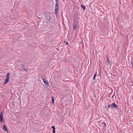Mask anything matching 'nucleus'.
Segmentation results:
<instances>
[{
    "label": "nucleus",
    "instance_id": "nucleus-16",
    "mask_svg": "<svg viewBox=\"0 0 133 133\" xmlns=\"http://www.w3.org/2000/svg\"><path fill=\"white\" fill-rule=\"evenodd\" d=\"M51 128L53 129V130H55V128L54 126H53L51 127Z\"/></svg>",
    "mask_w": 133,
    "mask_h": 133
},
{
    "label": "nucleus",
    "instance_id": "nucleus-17",
    "mask_svg": "<svg viewBox=\"0 0 133 133\" xmlns=\"http://www.w3.org/2000/svg\"><path fill=\"white\" fill-rule=\"evenodd\" d=\"M102 124H104V125L105 127H106V124L105 123L103 122Z\"/></svg>",
    "mask_w": 133,
    "mask_h": 133
},
{
    "label": "nucleus",
    "instance_id": "nucleus-3",
    "mask_svg": "<svg viewBox=\"0 0 133 133\" xmlns=\"http://www.w3.org/2000/svg\"><path fill=\"white\" fill-rule=\"evenodd\" d=\"M10 73L9 72H8L6 74V78L5 79L4 84H5L7 83L9 80V76H10Z\"/></svg>",
    "mask_w": 133,
    "mask_h": 133
},
{
    "label": "nucleus",
    "instance_id": "nucleus-8",
    "mask_svg": "<svg viewBox=\"0 0 133 133\" xmlns=\"http://www.w3.org/2000/svg\"><path fill=\"white\" fill-rule=\"evenodd\" d=\"M42 79L43 81V82L44 83L45 85H48V82L44 78H42Z\"/></svg>",
    "mask_w": 133,
    "mask_h": 133
},
{
    "label": "nucleus",
    "instance_id": "nucleus-9",
    "mask_svg": "<svg viewBox=\"0 0 133 133\" xmlns=\"http://www.w3.org/2000/svg\"><path fill=\"white\" fill-rule=\"evenodd\" d=\"M74 25H73V30H75L77 28V24H74Z\"/></svg>",
    "mask_w": 133,
    "mask_h": 133
},
{
    "label": "nucleus",
    "instance_id": "nucleus-22",
    "mask_svg": "<svg viewBox=\"0 0 133 133\" xmlns=\"http://www.w3.org/2000/svg\"><path fill=\"white\" fill-rule=\"evenodd\" d=\"M52 103L53 104L54 103V101H52Z\"/></svg>",
    "mask_w": 133,
    "mask_h": 133
},
{
    "label": "nucleus",
    "instance_id": "nucleus-14",
    "mask_svg": "<svg viewBox=\"0 0 133 133\" xmlns=\"http://www.w3.org/2000/svg\"><path fill=\"white\" fill-rule=\"evenodd\" d=\"M22 67L23 68V69H25V65L24 64H23L21 65Z\"/></svg>",
    "mask_w": 133,
    "mask_h": 133
},
{
    "label": "nucleus",
    "instance_id": "nucleus-10",
    "mask_svg": "<svg viewBox=\"0 0 133 133\" xmlns=\"http://www.w3.org/2000/svg\"><path fill=\"white\" fill-rule=\"evenodd\" d=\"M81 7L83 9V10L84 11L85 9V7L83 5H81Z\"/></svg>",
    "mask_w": 133,
    "mask_h": 133
},
{
    "label": "nucleus",
    "instance_id": "nucleus-1",
    "mask_svg": "<svg viewBox=\"0 0 133 133\" xmlns=\"http://www.w3.org/2000/svg\"><path fill=\"white\" fill-rule=\"evenodd\" d=\"M53 15L49 13H45L44 17L45 18L44 23L46 25H49L52 22V17Z\"/></svg>",
    "mask_w": 133,
    "mask_h": 133
},
{
    "label": "nucleus",
    "instance_id": "nucleus-6",
    "mask_svg": "<svg viewBox=\"0 0 133 133\" xmlns=\"http://www.w3.org/2000/svg\"><path fill=\"white\" fill-rule=\"evenodd\" d=\"M3 112L1 111V122H3Z\"/></svg>",
    "mask_w": 133,
    "mask_h": 133
},
{
    "label": "nucleus",
    "instance_id": "nucleus-19",
    "mask_svg": "<svg viewBox=\"0 0 133 133\" xmlns=\"http://www.w3.org/2000/svg\"><path fill=\"white\" fill-rule=\"evenodd\" d=\"M53 133H55V130H53Z\"/></svg>",
    "mask_w": 133,
    "mask_h": 133
},
{
    "label": "nucleus",
    "instance_id": "nucleus-12",
    "mask_svg": "<svg viewBox=\"0 0 133 133\" xmlns=\"http://www.w3.org/2000/svg\"><path fill=\"white\" fill-rule=\"evenodd\" d=\"M77 16H76V14H74V19L78 18H77Z\"/></svg>",
    "mask_w": 133,
    "mask_h": 133
},
{
    "label": "nucleus",
    "instance_id": "nucleus-5",
    "mask_svg": "<svg viewBox=\"0 0 133 133\" xmlns=\"http://www.w3.org/2000/svg\"><path fill=\"white\" fill-rule=\"evenodd\" d=\"M79 19V18H78L74 19V24H78L79 21L78 20V19Z\"/></svg>",
    "mask_w": 133,
    "mask_h": 133
},
{
    "label": "nucleus",
    "instance_id": "nucleus-13",
    "mask_svg": "<svg viewBox=\"0 0 133 133\" xmlns=\"http://www.w3.org/2000/svg\"><path fill=\"white\" fill-rule=\"evenodd\" d=\"M106 61L108 62V63L109 64L110 63V61L109 59V58L108 57H107V60Z\"/></svg>",
    "mask_w": 133,
    "mask_h": 133
},
{
    "label": "nucleus",
    "instance_id": "nucleus-4",
    "mask_svg": "<svg viewBox=\"0 0 133 133\" xmlns=\"http://www.w3.org/2000/svg\"><path fill=\"white\" fill-rule=\"evenodd\" d=\"M111 108H116V109H117V105L115 103H112L111 104Z\"/></svg>",
    "mask_w": 133,
    "mask_h": 133
},
{
    "label": "nucleus",
    "instance_id": "nucleus-20",
    "mask_svg": "<svg viewBox=\"0 0 133 133\" xmlns=\"http://www.w3.org/2000/svg\"><path fill=\"white\" fill-rule=\"evenodd\" d=\"M64 43H66V44H68V42H64Z\"/></svg>",
    "mask_w": 133,
    "mask_h": 133
},
{
    "label": "nucleus",
    "instance_id": "nucleus-18",
    "mask_svg": "<svg viewBox=\"0 0 133 133\" xmlns=\"http://www.w3.org/2000/svg\"><path fill=\"white\" fill-rule=\"evenodd\" d=\"M51 97H52V101H54V99L53 97L52 96H51Z\"/></svg>",
    "mask_w": 133,
    "mask_h": 133
},
{
    "label": "nucleus",
    "instance_id": "nucleus-2",
    "mask_svg": "<svg viewBox=\"0 0 133 133\" xmlns=\"http://www.w3.org/2000/svg\"><path fill=\"white\" fill-rule=\"evenodd\" d=\"M55 0L56 1V4L55 5V14L56 15H57L58 14L59 9V2L58 0Z\"/></svg>",
    "mask_w": 133,
    "mask_h": 133
},
{
    "label": "nucleus",
    "instance_id": "nucleus-21",
    "mask_svg": "<svg viewBox=\"0 0 133 133\" xmlns=\"http://www.w3.org/2000/svg\"><path fill=\"white\" fill-rule=\"evenodd\" d=\"M24 70H25L26 71H28V70H27V69H25H25H24Z\"/></svg>",
    "mask_w": 133,
    "mask_h": 133
},
{
    "label": "nucleus",
    "instance_id": "nucleus-15",
    "mask_svg": "<svg viewBox=\"0 0 133 133\" xmlns=\"http://www.w3.org/2000/svg\"><path fill=\"white\" fill-rule=\"evenodd\" d=\"M108 108H111V105L109 104L108 106Z\"/></svg>",
    "mask_w": 133,
    "mask_h": 133
},
{
    "label": "nucleus",
    "instance_id": "nucleus-7",
    "mask_svg": "<svg viewBox=\"0 0 133 133\" xmlns=\"http://www.w3.org/2000/svg\"><path fill=\"white\" fill-rule=\"evenodd\" d=\"M3 129L5 131H6V132H8V130L7 129L6 125H4L3 126Z\"/></svg>",
    "mask_w": 133,
    "mask_h": 133
},
{
    "label": "nucleus",
    "instance_id": "nucleus-23",
    "mask_svg": "<svg viewBox=\"0 0 133 133\" xmlns=\"http://www.w3.org/2000/svg\"><path fill=\"white\" fill-rule=\"evenodd\" d=\"M114 95H113V96H112V98L113 97H114Z\"/></svg>",
    "mask_w": 133,
    "mask_h": 133
},
{
    "label": "nucleus",
    "instance_id": "nucleus-11",
    "mask_svg": "<svg viewBox=\"0 0 133 133\" xmlns=\"http://www.w3.org/2000/svg\"><path fill=\"white\" fill-rule=\"evenodd\" d=\"M97 74V72L96 71V72L93 78V79H94V80H95V78Z\"/></svg>",
    "mask_w": 133,
    "mask_h": 133
}]
</instances>
